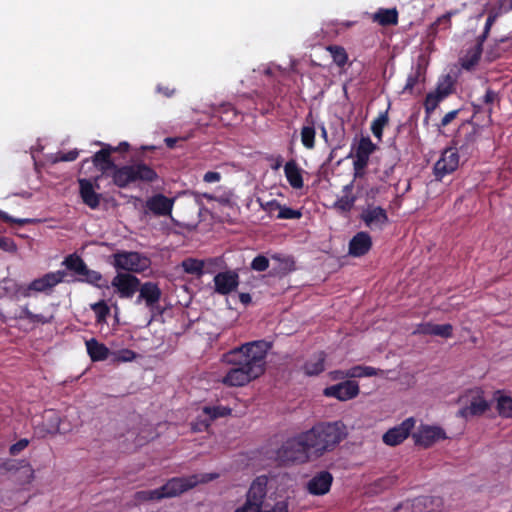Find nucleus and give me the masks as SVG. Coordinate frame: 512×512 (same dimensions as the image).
<instances>
[{"label":"nucleus","instance_id":"1","mask_svg":"<svg viewBox=\"0 0 512 512\" xmlns=\"http://www.w3.org/2000/svg\"><path fill=\"white\" fill-rule=\"evenodd\" d=\"M268 349V343L258 340L224 353L222 361L231 368L220 382L227 387H243L259 378L265 372Z\"/></svg>","mask_w":512,"mask_h":512},{"label":"nucleus","instance_id":"2","mask_svg":"<svg viewBox=\"0 0 512 512\" xmlns=\"http://www.w3.org/2000/svg\"><path fill=\"white\" fill-rule=\"evenodd\" d=\"M102 148L92 157L93 165L100 171L101 178L110 177L112 184L120 189H125L136 183L150 184L158 180V174L154 168L144 162L129 165H117L111 158L109 144L97 142Z\"/></svg>","mask_w":512,"mask_h":512},{"label":"nucleus","instance_id":"3","mask_svg":"<svg viewBox=\"0 0 512 512\" xmlns=\"http://www.w3.org/2000/svg\"><path fill=\"white\" fill-rule=\"evenodd\" d=\"M346 435V426L341 421L320 422L302 432L313 459L334 451Z\"/></svg>","mask_w":512,"mask_h":512},{"label":"nucleus","instance_id":"4","mask_svg":"<svg viewBox=\"0 0 512 512\" xmlns=\"http://www.w3.org/2000/svg\"><path fill=\"white\" fill-rule=\"evenodd\" d=\"M196 476L173 477L164 485L153 490H140L134 494L136 503L160 501L165 498H172L192 489L197 484Z\"/></svg>","mask_w":512,"mask_h":512},{"label":"nucleus","instance_id":"5","mask_svg":"<svg viewBox=\"0 0 512 512\" xmlns=\"http://www.w3.org/2000/svg\"><path fill=\"white\" fill-rule=\"evenodd\" d=\"M276 459L282 464L306 463L313 459L302 432L283 442L276 452Z\"/></svg>","mask_w":512,"mask_h":512},{"label":"nucleus","instance_id":"6","mask_svg":"<svg viewBox=\"0 0 512 512\" xmlns=\"http://www.w3.org/2000/svg\"><path fill=\"white\" fill-rule=\"evenodd\" d=\"M113 265L117 270L142 272L148 267V259L138 252L120 251L113 254Z\"/></svg>","mask_w":512,"mask_h":512},{"label":"nucleus","instance_id":"7","mask_svg":"<svg viewBox=\"0 0 512 512\" xmlns=\"http://www.w3.org/2000/svg\"><path fill=\"white\" fill-rule=\"evenodd\" d=\"M101 179V176H96L93 179H78L80 198L86 206L93 210L100 206L102 199V195L97 192L100 189L99 181Z\"/></svg>","mask_w":512,"mask_h":512},{"label":"nucleus","instance_id":"8","mask_svg":"<svg viewBox=\"0 0 512 512\" xmlns=\"http://www.w3.org/2000/svg\"><path fill=\"white\" fill-rule=\"evenodd\" d=\"M359 218L371 230L382 231L389 223L387 211L381 206H374L373 204H367L362 209Z\"/></svg>","mask_w":512,"mask_h":512},{"label":"nucleus","instance_id":"9","mask_svg":"<svg viewBox=\"0 0 512 512\" xmlns=\"http://www.w3.org/2000/svg\"><path fill=\"white\" fill-rule=\"evenodd\" d=\"M66 275L65 271L58 270L56 272H49L42 277L34 279L23 291V296L30 297L31 291L34 292H50L56 285L63 282Z\"/></svg>","mask_w":512,"mask_h":512},{"label":"nucleus","instance_id":"10","mask_svg":"<svg viewBox=\"0 0 512 512\" xmlns=\"http://www.w3.org/2000/svg\"><path fill=\"white\" fill-rule=\"evenodd\" d=\"M140 279L131 273H117L111 286L121 299H131L139 290Z\"/></svg>","mask_w":512,"mask_h":512},{"label":"nucleus","instance_id":"11","mask_svg":"<svg viewBox=\"0 0 512 512\" xmlns=\"http://www.w3.org/2000/svg\"><path fill=\"white\" fill-rule=\"evenodd\" d=\"M459 154L456 148H446L439 160L434 164L433 173L437 180L453 173L459 166Z\"/></svg>","mask_w":512,"mask_h":512},{"label":"nucleus","instance_id":"12","mask_svg":"<svg viewBox=\"0 0 512 512\" xmlns=\"http://www.w3.org/2000/svg\"><path fill=\"white\" fill-rule=\"evenodd\" d=\"M139 294L135 300L136 305H140L142 303L151 310L154 311L158 307V303L162 296V291L157 283L152 281H147L139 284V290L137 291Z\"/></svg>","mask_w":512,"mask_h":512},{"label":"nucleus","instance_id":"13","mask_svg":"<svg viewBox=\"0 0 512 512\" xmlns=\"http://www.w3.org/2000/svg\"><path fill=\"white\" fill-rule=\"evenodd\" d=\"M360 393L359 385L354 380H345L338 384L326 387L323 394L326 397L335 398L339 401H348L356 398Z\"/></svg>","mask_w":512,"mask_h":512},{"label":"nucleus","instance_id":"14","mask_svg":"<svg viewBox=\"0 0 512 512\" xmlns=\"http://www.w3.org/2000/svg\"><path fill=\"white\" fill-rule=\"evenodd\" d=\"M414 426L415 419L413 417H409L401 424L390 428L386 433H384L382 440L388 446H397L408 438Z\"/></svg>","mask_w":512,"mask_h":512},{"label":"nucleus","instance_id":"15","mask_svg":"<svg viewBox=\"0 0 512 512\" xmlns=\"http://www.w3.org/2000/svg\"><path fill=\"white\" fill-rule=\"evenodd\" d=\"M416 445L429 448L439 440L446 439L445 431L437 426H422L417 433L413 434Z\"/></svg>","mask_w":512,"mask_h":512},{"label":"nucleus","instance_id":"16","mask_svg":"<svg viewBox=\"0 0 512 512\" xmlns=\"http://www.w3.org/2000/svg\"><path fill=\"white\" fill-rule=\"evenodd\" d=\"M215 292L220 295H228L235 291L239 285V275L235 270L219 272L214 276Z\"/></svg>","mask_w":512,"mask_h":512},{"label":"nucleus","instance_id":"17","mask_svg":"<svg viewBox=\"0 0 512 512\" xmlns=\"http://www.w3.org/2000/svg\"><path fill=\"white\" fill-rule=\"evenodd\" d=\"M174 206V199L161 193L149 197L145 202V208L155 216L171 215Z\"/></svg>","mask_w":512,"mask_h":512},{"label":"nucleus","instance_id":"18","mask_svg":"<svg viewBox=\"0 0 512 512\" xmlns=\"http://www.w3.org/2000/svg\"><path fill=\"white\" fill-rule=\"evenodd\" d=\"M333 482V476L329 471H320L316 473L307 483V491L316 496L325 495L330 491Z\"/></svg>","mask_w":512,"mask_h":512},{"label":"nucleus","instance_id":"19","mask_svg":"<svg viewBox=\"0 0 512 512\" xmlns=\"http://www.w3.org/2000/svg\"><path fill=\"white\" fill-rule=\"evenodd\" d=\"M268 478L265 475L256 477L246 493V499L252 503H258L264 509V500L267 495Z\"/></svg>","mask_w":512,"mask_h":512},{"label":"nucleus","instance_id":"20","mask_svg":"<svg viewBox=\"0 0 512 512\" xmlns=\"http://www.w3.org/2000/svg\"><path fill=\"white\" fill-rule=\"evenodd\" d=\"M372 248V238L368 232H357L349 241L348 252L353 257L366 255Z\"/></svg>","mask_w":512,"mask_h":512},{"label":"nucleus","instance_id":"21","mask_svg":"<svg viewBox=\"0 0 512 512\" xmlns=\"http://www.w3.org/2000/svg\"><path fill=\"white\" fill-rule=\"evenodd\" d=\"M413 334L432 335L442 338H450L453 335V326L447 324H434L431 322H424L417 325Z\"/></svg>","mask_w":512,"mask_h":512},{"label":"nucleus","instance_id":"22","mask_svg":"<svg viewBox=\"0 0 512 512\" xmlns=\"http://www.w3.org/2000/svg\"><path fill=\"white\" fill-rule=\"evenodd\" d=\"M3 468L6 471H16L21 470V476L19 477L22 484H29L34 479V470L30 463L23 459V460H9L5 463H3Z\"/></svg>","mask_w":512,"mask_h":512},{"label":"nucleus","instance_id":"23","mask_svg":"<svg viewBox=\"0 0 512 512\" xmlns=\"http://www.w3.org/2000/svg\"><path fill=\"white\" fill-rule=\"evenodd\" d=\"M412 506L425 512H440L444 507L443 499L439 496H419L414 499Z\"/></svg>","mask_w":512,"mask_h":512},{"label":"nucleus","instance_id":"24","mask_svg":"<svg viewBox=\"0 0 512 512\" xmlns=\"http://www.w3.org/2000/svg\"><path fill=\"white\" fill-rule=\"evenodd\" d=\"M352 191L353 182L345 185L342 189L343 195L339 197L334 203V209L342 214L349 213L357 200V196H355Z\"/></svg>","mask_w":512,"mask_h":512},{"label":"nucleus","instance_id":"25","mask_svg":"<svg viewBox=\"0 0 512 512\" xmlns=\"http://www.w3.org/2000/svg\"><path fill=\"white\" fill-rule=\"evenodd\" d=\"M488 409V402L484 399L483 396L477 394L476 396L472 397L469 405L459 410V414L465 418L480 416L484 414Z\"/></svg>","mask_w":512,"mask_h":512},{"label":"nucleus","instance_id":"26","mask_svg":"<svg viewBox=\"0 0 512 512\" xmlns=\"http://www.w3.org/2000/svg\"><path fill=\"white\" fill-rule=\"evenodd\" d=\"M207 201H216L224 207L232 208L235 205L234 192L227 187L219 186L213 193H203Z\"/></svg>","mask_w":512,"mask_h":512},{"label":"nucleus","instance_id":"27","mask_svg":"<svg viewBox=\"0 0 512 512\" xmlns=\"http://www.w3.org/2000/svg\"><path fill=\"white\" fill-rule=\"evenodd\" d=\"M376 148V145L369 137H361L354 154V160L357 161L356 165L368 164L369 158Z\"/></svg>","mask_w":512,"mask_h":512},{"label":"nucleus","instance_id":"28","mask_svg":"<svg viewBox=\"0 0 512 512\" xmlns=\"http://www.w3.org/2000/svg\"><path fill=\"white\" fill-rule=\"evenodd\" d=\"M326 353L319 351L313 354L303 365V371L308 376H317L325 370Z\"/></svg>","mask_w":512,"mask_h":512},{"label":"nucleus","instance_id":"29","mask_svg":"<svg viewBox=\"0 0 512 512\" xmlns=\"http://www.w3.org/2000/svg\"><path fill=\"white\" fill-rule=\"evenodd\" d=\"M306 125L301 128L300 136L302 145L308 149L312 150L315 148V121L313 119L312 113H309L305 118Z\"/></svg>","mask_w":512,"mask_h":512},{"label":"nucleus","instance_id":"30","mask_svg":"<svg viewBox=\"0 0 512 512\" xmlns=\"http://www.w3.org/2000/svg\"><path fill=\"white\" fill-rule=\"evenodd\" d=\"M85 344L87 353L93 362L104 361L108 358L110 350L105 344L95 338L87 340Z\"/></svg>","mask_w":512,"mask_h":512},{"label":"nucleus","instance_id":"31","mask_svg":"<svg viewBox=\"0 0 512 512\" xmlns=\"http://www.w3.org/2000/svg\"><path fill=\"white\" fill-rule=\"evenodd\" d=\"M285 177L294 189H301L304 186L301 169L295 160L288 161L284 166Z\"/></svg>","mask_w":512,"mask_h":512},{"label":"nucleus","instance_id":"32","mask_svg":"<svg viewBox=\"0 0 512 512\" xmlns=\"http://www.w3.org/2000/svg\"><path fill=\"white\" fill-rule=\"evenodd\" d=\"M398 15L396 8H379L372 15V21L383 27L393 26L398 23Z\"/></svg>","mask_w":512,"mask_h":512},{"label":"nucleus","instance_id":"33","mask_svg":"<svg viewBox=\"0 0 512 512\" xmlns=\"http://www.w3.org/2000/svg\"><path fill=\"white\" fill-rule=\"evenodd\" d=\"M63 265H65V267L68 270L80 276V278L82 277L83 273L86 271L87 268L85 261L76 253L70 254L67 257H65Z\"/></svg>","mask_w":512,"mask_h":512},{"label":"nucleus","instance_id":"34","mask_svg":"<svg viewBox=\"0 0 512 512\" xmlns=\"http://www.w3.org/2000/svg\"><path fill=\"white\" fill-rule=\"evenodd\" d=\"M425 80V71L422 66L418 64L407 77L406 84L403 88V93L413 94L415 86L420 82Z\"/></svg>","mask_w":512,"mask_h":512},{"label":"nucleus","instance_id":"35","mask_svg":"<svg viewBox=\"0 0 512 512\" xmlns=\"http://www.w3.org/2000/svg\"><path fill=\"white\" fill-rule=\"evenodd\" d=\"M79 281L86 282L97 288H108V282L103 278L102 274L96 270H91L88 267L83 273Z\"/></svg>","mask_w":512,"mask_h":512},{"label":"nucleus","instance_id":"36","mask_svg":"<svg viewBox=\"0 0 512 512\" xmlns=\"http://www.w3.org/2000/svg\"><path fill=\"white\" fill-rule=\"evenodd\" d=\"M383 374V371L379 368L365 365H355L349 368L350 380L354 378L372 377Z\"/></svg>","mask_w":512,"mask_h":512},{"label":"nucleus","instance_id":"37","mask_svg":"<svg viewBox=\"0 0 512 512\" xmlns=\"http://www.w3.org/2000/svg\"><path fill=\"white\" fill-rule=\"evenodd\" d=\"M181 267L184 272L201 277L204 274V261L195 258H186L182 261Z\"/></svg>","mask_w":512,"mask_h":512},{"label":"nucleus","instance_id":"38","mask_svg":"<svg viewBox=\"0 0 512 512\" xmlns=\"http://www.w3.org/2000/svg\"><path fill=\"white\" fill-rule=\"evenodd\" d=\"M389 122L388 110L380 113L371 123V131L379 140H382L383 129Z\"/></svg>","mask_w":512,"mask_h":512},{"label":"nucleus","instance_id":"39","mask_svg":"<svg viewBox=\"0 0 512 512\" xmlns=\"http://www.w3.org/2000/svg\"><path fill=\"white\" fill-rule=\"evenodd\" d=\"M481 55H482V52L480 51L479 48H472L470 49L467 54L461 58V66L463 69L465 70H471L472 68H474L480 58H481Z\"/></svg>","mask_w":512,"mask_h":512},{"label":"nucleus","instance_id":"40","mask_svg":"<svg viewBox=\"0 0 512 512\" xmlns=\"http://www.w3.org/2000/svg\"><path fill=\"white\" fill-rule=\"evenodd\" d=\"M330 52L333 62L339 66L344 67L348 61V54L344 47L338 45H330L327 47Z\"/></svg>","mask_w":512,"mask_h":512},{"label":"nucleus","instance_id":"41","mask_svg":"<svg viewBox=\"0 0 512 512\" xmlns=\"http://www.w3.org/2000/svg\"><path fill=\"white\" fill-rule=\"evenodd\" d=\"M92 311L95 313L96 322L99 324L105 323L110 314V308L104 300H100L90 305Z\"/></svg>","mask_w":512,"mask_h":512},{"label":"nucleus","instance_id":"42","mask_svg":"<svg viewBox=\"0 0 512 512\" xmlns=\"http://www.w3.org/2000/svg\"><path fill=\"white\" fill-rule=\"evenodd\" d=\"M497 411L504 418H512V397L501 395L497 398Z\"/></svg>","mask_w":512,"mask_h":512},{"label":"nucleus","instance_id":"43","mask_svg":"<svg viewBox=\"0 0 512 512\" xmlns=\"http://www.w3.org/2000/svg\"><path fill=\"white\" fill-rule=\"evenodd\" d=\"M203 412L209 416L210 420L225 417L231 413V409L224 406H205Z\"/></svg>","mask_w":512,"mask_h":512},{"label":"nucleus","instance_id":"44","mask_svg":"<svg viewBox=\"0 0 512 512\" xmlns=\"http://www.w3.org/2000/svg\"><path fill=\"white\" fill-rule=\"evenodd\" d=\"M443 101L441 96L437 93L430 92L426 95L424 101V108L427 115H430L439 105V103Z\"/></svg>","mask_w":512,"mask_h":512},{"label":"nucleus","instance_id":"45","mask_svg":"<svg viewBox=\"0 0 512 512\" xmlns=\"http://www.w3.org/2000/svg\"><path fill=\"white\" fill-rule=\"evenodd\" d=\"M21 318H25L33 323L47 324L51 322V318H48L42 314H35L31 312L28 308H24L22 310Z\"/></svg>","mask_w":512,"mask_h":512},{"label":"nucleus","instance_id":"46","mask_svg":"<svg viewBox=\"0 0 512 512\" xmlns=\"http://www.w3.org/2000/svg\"><path fill=\"white\" fill-rule=\"evenodd\" d=\"M302 216L301 211L292 209L290 207L282 206L278 210V219H300Z\"/></svg>","mask_w":512,"mask_h":512},{"label":"nucleus","instance_id":"47","mask_svg":"<svg viewBox=\"0 0 512 512\" xmlns=\"http://www.w3.org/2000/svg\"><path fill=\"white\" fill-rule=\"evenodd\" d=\"M251 269L257 272H264L269 268V259L264 255H257L251 262Z\"/></svg>","mask_w":512,"mask_h":512},{"label":"nucleus","instance_id":"48","mask_svg":"<svg viewBox=\"0 0 512 512\" xmlns=\"http://www.w3.org/2000/svg\"><path fill=\"white\" fill-rule=\"evenodd\" d=\"M137 358V353L130 349H121L115 354L117 362H131Z\"/></svg>","mask_w":512,"mask_h":512},{"label":"nucleus","instance_id":"49","mask_svg":"<svg viewBox=\"0 0 512 512\" xmlns=\"http://www.w3.org/2000/svg\"><path fill=\"white\" fill-rule=\"evenodd\" d=\"M511 0H496L493 6L490 8L493 11H496L500 16L512 11L510 8Z\"/></svg>","mask_w":512,"mask_h":512},{"label":"nucleus","instance_id":"50","mask_svg":"<svg viewBox=\"0 0 512 512\" xmlns=\"http://www.w3.org/2000/svg\"><path fill=\"white\" fill-rule=\"evenodd\" d=\"M29 443L30 441L27 438L20 439L9 447V454L11 456L19 455L24 449L28 447Z\"/></svg>","mask_w":512,"mask_h":512},{"label":"nucleus","instance_id":"51","mask_svg":"<svg viewBox=\"0 0 512 512\" xmlns=\"http://www.w3.org/2000/svg\"><path fill=\"white\" fill-rule=\"evenodd\" d=\"M0 249L5 252L14 253L17 251V245L12 238L0 236Z\"/></svg>","mask_w":512,"mask_h":512},{"label":"nucleus","instance_id":"52","mask_svg":"<svg viewBox=\"0 0 512 512\" xmlns=\"http://www.w3.org/2000/svg\"><path fill=\"white\" fill-rule=\"evenodd\" d=\"M234 512H263V509L260 508L258 503H252L251 501L245 499V502L236 508Z\"/></svg>","mask_w":512,"mask_h":512},{"label":"nucleus","instance_id":"53","mask_svg":"<svg viewBox=\"0 0 512 512\" xmlns=\"http://www.w3.org/2000/svg\"><path fill=\"white\" fill-rule=\"evenodd\" d=\"M272 258L280 261V264H281L280 270L283 273H288V272L294 270V261L290 257L280 258V256L274 255Z\"/></svg>","mask_w":512,"mask_h":512},{"label":"nucleus","instance_id":"54","mask_svg":"<svg viewBox=\"0 0 512 512\" xmlns=\"http://www.w3.org/2000/svg\"><path fill=\"white\" fill-rule=\"evenodd\" d=\"M499 100L498 93L488 87L485 91L484 96L482 97V103L486 105H492L495 101Z\"/></svg>","mask_w":512,"mask_h":512},{"label":"nucleus","instance_id":"55","mask_svg":"<svg viewBox=\"0 0 512 512\" xmlns=\"http://www.w3.org/2000/svg\"><path fill=\"white\" fill-rule=\"evenodd\" d=\"M452 90V83L448 82L447 84H439L434 93H437L439 96H441L442 100H444L452 93Z\"/></svg>","mask_w":512,"mask_h":512},{"label":"nucleus","instance_id":"56","mask_svg":"<svg viewBox=\"0 0 512 512\" xmlns=\"http://www.w3.org/2000/svg\"><path fill=\"white\" fill-rule=\"evenodd\" d=\"M79 151L77 149L70 150L68 152L59 153L57 160L63 161V162H71L78 158Z\"/></svg>","mask_w":512,"mask_h":512},{"label":"nucleus","instance_id":"57","mask_svg":"<svg viewBox=\"0 0 512 512\" xmlns=\"http://www.w3.org/2000/svg\"><path fill=\"white\" fill-rule=\"evenodd\" d=\"M329 377L333 381L344 380V379L350 380L349 369L330 371Z\"/></svg>","mask_w":512,"mask_h":512},{"label":"nucleus","instance_id":"58","mask_svg":"<svg viewBox=\"0 0 512 512\" xmlns=\"http://www.w3.org/2000/svg\"><path fill=\"white\" fill-rule=\"evenodd\" d=\"M382 189V186H372L368 188L365 192L367 204H369V201H375L377 195L381 193Z\"/></svg>","mask_w":512,"mask_h":512},{"label":"nucleus","instance_id":"59","mask_svg":"<svg viewBox=\"0 0 512 512\" xmlns=\"http://www.w3.org/2000/svg\"><path fill=\"white\" fill-rule=\"evenodd\" d=\"M459 112H460V109H455V110H452V111L446 113L444 115V117L441 119L440 126L446 127L447 125H449L457 117Z\"/></svg>","mask_w":512,"mask_h":512},{"label":"nucleus","instance_id":"60","mask_svg":"<svg viewBox=\"0 0 512 512\" xmlns=\"http://www.w3.org/2000/svg\"><path fill=\"white\" fill-rule=\"evenodd\" d=\"M440 25H444L445 28L451 25V13H447L439 17L433 24L432 28H437Z\"/></svg>","mask_w":512,"mask_h":512},{"label":"nucleus","instance_id":"61","mask_svg":"<svg viewBox=\"0 0 512 512\" xmlns=\"http://www.w3.org/2000/svg\"><path fill=\"white\" fill-rule=\"evenodd\" d=\"M0 219L6 223H16L21 226L28 222L27 219H15L2 210H0Z\"/></svg>","mask_w":512,"mask_h":512},{"label":"nucleus","instance_id":"62","mask_svg":"<svg viewBox=\"0 0 512 512\" xmlns=\"http://www.w3.org/2000/svg\"><path fill=\"white\" fill-rule=\"evenodd\" d=\"M263 512H288L287 501H278L270 509H263Z\"/></svg>","mask_w":512,"mask_h":512},{"label":"nucleus","instance_id":"63","mask_svg":"<svg viewBox=\"0 0 512 512\" xmlns=\"http://www.w3.org/2000/svg\"><path fill=\"white\" fill-rule=\"evenodd\" d=\"M221 179V174L216 171H208L203 176V181L206 183L218 182Z\"/></svg>","mask_w":512,"mask_h":512},{"label":"nucleus","instance_id":"64","mask_svg":"<svg viewBox=\"0 0 512 512\" xmlns=\"http://www.w3.org/2000/svg\"><path fill=\"white\" fill-rule=\"evenodd\" d=\"M109 148L111 150V153H125L129 151L130 145L128 142L123 141L120 142L117 146H112L109 144Z\"/></svg>","mask_w":512,"mask_h":512}]
</instances>
